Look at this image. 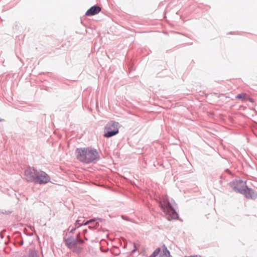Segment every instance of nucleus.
<instances>
[{
    "label": "nucleus",
    "mask_w": 257,
    "mask_h": 257,
    "mask_svg": "<svg viewBox=\"0 0 257 257\" xmlns=\"http://www.w3.org/2000/svg\"><path fill=\"white\" fill-rule=\"evenodd\" d=\"M75 153L77 159L84 163L89 164L97 161L99 158L97 151L90 147L78 148Z\"/></svg>",
    "instance_id": "f257e3e1"
},
{
    "label": "nucleus",
    "mask_w": 257,
    "mask_h": 257,
    "mask_svg": "<svg viewBox=\"0 0 257 257\" xmlns=\"http://www.w3.org/2000/svg\"><path fill=\"white\" fill-rule=\"evenodd\" d=\"M231 187L235 191L244 194L247 198L254 199L256 193L252 190L247 188L246 182L241 180H235L230 183Z\"/></svg>",
    "instance_id": "f03ea898"
},
{
    "label": "nucleus",
    "mask_w": 257,
    "mask_h": 257,
    "mask_svg": "<svg viewBox=\"0 0 257 257\" xmlns=\"http://www.w3.org/2000/svg\"><path fill=\"white\" fill-rule=\"evenodd\" d=\"M160 206L168 219H176L178 217L177 213L166 196H163L160 200Z\"/></svg>",
    "instance_id": "7ed1b4c3"
},
{
    "label": "nucleus",
    "mask_w": 257,
    "mask_h": 257,
    "mask_svg": "<svg viewBox=\"0 0 257 257\" xmlns=\"http://www.w3.org/2000/svg\"><path fill=\"white\" fill-rule=\"evenodd\" d=\"M119 123L117 122L111 121L105 126V133L104 137L105 138H110L118 133Z\"/></svg>",
    "instance_id": "20e7f679"
},
{
    "label": "nucleus",
    "mask_w": 257,
    "mask_h": 257,
    "mask_svg": "<svg viewBox=\"0 0 257 257\" xmlns=\"http://www.w3.org/2000/svg\"><path fill=\"white\" fill-rule=\"evenodd\" d=\"M50 180L48 175L43 171H40L37 173L36 179L34 182L40 184H46L50 181Z\"/></svg>",
    "instance_id": "39448f33"
},
{
    "label": "nucleus",
    "mask_w": 257,
    "mask_h": 257,
    "mask_svg": "<svg viewBox=\"0 0 257 257\" xmlns=\"http://www.w3.org/2000/svg\"><path fill=\"white\" fill-rule=\"evenodd\" d=\"M66 245L73 251L79 252L81 248L77 247V241L73 237H69L65 240Z\"/></svg>",
    "instance_id": "423d86ee"
},
{
    "label": "nucleus",
    "mask_w": 257,
    "mask_h": 257,
    "mask_svg": "<svg viewBox=\"0 0 257 257\" xmlns=\"http://www.w3.org/2000/svg\"><path fill=\"white\" fill-rule=\"evenodd\" d=\"M37 172L33 168H27L25 172L26 179L29 182H34L36 179Z\"/></svg>",
    "instance_id": "0eeeda50"
},
{
    "label": "nucleus",
    "mask_w": 257,
    "mask_h": 257,
    "mask_svg": "<svg viewBox=\"0 0 257 257\" xmlns=\"http://www.w3.org/2000/svg\"><path fill=\"white\" fill-rule=\"evenodd\" d=\"M158 254V257H172L170 251L165 245H163L161 248Z\"/></svg>",
    "instance_id": "6e6552de"
},
{
    "label": "nucleus",
    "mask_w": 257,
    "mask_h": 257,
    "mask_svg": "<svg viewBox=\"0 0 257 257\" xmlns=\"http://www.w3.org/2000/svg\"><path fill=\"white\" fill-rule=\"evenodd\" d=\"M101 11L100 7L94 6L90 8L85 13L87 16H93L98 14Z\"/></svg>",
    "instance_id": "1a4fd4ad"
},
{
    "label": "nucleus",
    "mask_w": 257,
    "mask_h": 257,
    "mask_svg": "<svg viewBox=\"0 0 257 257\" xmlns=\"http://www.w3.org/2000/svg\"><path fill=\"white\" fill-rule=\"evenodd\" d=\"M96 219H90L87 221H86L85 223H84V224H80L79 223V220H77L75 223V227L74 228H72L71 230H70V232H73V231H74L76 228H78L79 226H81L82 225L84 224V225H87V224H88L91 222H94L96 221Z\"/></svg>",
    "instance_id": "9d476101"
},
{
    "label": "nucleus",
    "mask_w": 257,
    "mask_h": 257,
    "mask_svg": "<svg viewBox=\"0 0 257 257\" xmlns=\"http://www.w3.org/2000/svg\"><path fill=\"white\" fill-rule=\"evenodd\" d=\"M22 257H40V255L38 251L35 249H31L29 251L28 254Z\"/></svg>",
    "instance_id": "9b49d317"
},
{
    "label": "nucleus",
    "mask_w": 257,
    "mask_h": 257,
    "mask_svg": "<svg viewBox=\"0 0 257 257\" xmlns=\"http://www.w3.org/2000/svg\"><path fill=\"white\" fill-rule=\"evenodd\" d=\"M159 251L160 248H157L149 257H156L157 255H158Z\"/></svg>",
    "instance_id": "f8f14e48"
},
{
    "label": "nucleus",
    "mask_w": 257,
    "mask_h": 257,
    "mask_svg": "<svg viewBox=\"0 0 257 257\" xmlns=\"http://www.w3.org/2000/svg\"><path fill=\"white\" fill-rule=\"evenodd\" d=\"M245 94H244V93H241V94H238V95L236 96V99H245Z\"/></svg>",
    "instance_id": "ddd939ff"
},
{
    "label": "nucleus",
    "mask_w": 257,
    "mask_h": 257,
    "mask_svg": "<svg viewBox=\"0 0 257 257\" xmlns=\"http://www.w3.org/2000/svg\"><path fill=\"white\" fill-rule=\"evenodd\" d=\"M76 240L77 241V245L79 244H83L84 242L83 240L80 239H76Z\"/></svg>",
    "instance_id": "4468645a"
},
{
    "label": "nucleus",
    "mask_w": 257,
    "mask_h": 257,
    "mask_svg": "<svg viewBox=\"0 0 257 257\" xmlns=\"http://www.w3.org/2000/svg\"><path fill=\"white\" fill-rule=\"evenodd\" d=\"M185 257H201L200 255L191 256H185Z\"/></svg>",
    "instance_id": "2eb2a0df"
},
{
    "label": "nucleus",
    "mask_w": 257,
    "mask_h": 257,
    "mask_svg": "<svg viewBox=\"0 0 257 257\" xmlns=\"http://www.w3.org/2000/svg\"><path fill=\"white\" fill-rule=\"evenodd\" d=\"M237 187H238V188H241V186H240V185L239 184H238L237 185Z\"/></svg>",
    "instance_id": "dca6fc26"
},
{
    "label": "nucleus",
    "mask_w": 257,
    "mask_h": 257,
    "mask_svg": "<svg viewBox=\"0 0 257 257\" xmlns=\"http://www.w3.org/2000/svg\"><path fill=\"white\" fill-rule=\"evenodd\" d=\"M249 100H250V101H251V102L252 101V99L251 98H250V99H249Z\"/></svg>",
    "instance_id": "f3484780"
}]
</instances>
